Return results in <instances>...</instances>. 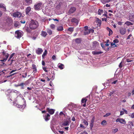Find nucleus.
<instances>
[{
    "label": "nucleus",
    "instance_id": "20",
    "mask_svg": "<svg viewBox=\"0 0 134 134\" xmlns=\"http://www.w3.org/2000/svg\"><path fill=\"white\" fill-rule=\"evenodd\" d=\"M107 30L109 32V36H110V35L112 34L113 33V31L110 29H109L108 27H107Z\"/></svg>",
    "mask_w": 134,
    "mask_h": 134
},
{
    "label": "nucleus",
    "instance_id": "35",
    "mask_svg": "<svg viewBox=\"0 0 134 134\" xmlns=\"http://www.w3.org/2000/svg\"><path fill=\"white\" fill-rule=\"evenodd\" d=\"M0 8H3L4 9V10L5 11L6 10L5 7L3 6V4H0Z\"/></svg>",
    "mask_w": 134,
    "mask_h": 134
},
{
    "label": "nucleus",
    "instance_id": "2",
    "mask_svg": "<svg viewBox=\"0 0 134 134\" xmlns=\"http://www.w3.org/2000/svg\"><path fill=\"white\" fill-rule=\"evenodd\" d=\"M23 102H24V105H19L17 104L16 103H13V105L15 106H16L17 108H21V110H23L25 107L26 103H25V100L24 98H23Z\"/></svg>",
    "mask_w": 134,
    "mask_h": 134
},
{
    "label": "nucleus",
    "instance_id": "3",
    "mask_svg": "<svg viewBox=\"0 0 134 134\" xmlns=\"http://www.w3.org/2000/svg\"><path fill=\"white\" fill-rule=\"evenodd\" d=\"M23 35V32L19 30L16 31L15 32V36L18 38H19L21 37Z\"/></svg>",
    "mask_w": 134,
    "mask_h": 134
},
{
    "label": "nucleus",
    "instance_id": "23",
    "mask_svg": "<svg viewBox=\"0 0 134 134\" xmlns=\"http://www.w3.org/2000/svg\"><path fill=\"white\" fill-rule=\"evenodd\" d=\"M102 52H97L96 51H93L92 52V53L94 55H97L101 54Z\"/></svg>",
    "mask_w": 134,
    "mask_h": 134
},
{
    "label": "nucleus",
    "instance_id": "22",
    "mask_svg": "<svg viewBox=\"0 0 134 134\" xmlns=\"http://www.w3.org/2000/svg\"><path fill=\"white\" fill-rule=\"evenodd\" d=\"M25 85V83H22L18 85V86H19L21 87L22 89H24V86Z\"/></svg>",
    "mask_w": 134,
    "mask_h": 134
},
{
    "label": "nucleus",
    "instance_id": "25",
    "mask_svg": "<svg viewBox=\"0 0 134 134\" xmlns=\"http://www.w3.org/2000/svg\"><path fill=\"white\" fill-rule=\"evenodd\" d=\"M63 29V27L62 26H58L57 28V30L58 31H62Z\"/></svg>",
    "mask_w": 134,
    "mask_h": 134
},
{
    "label": "nucleus",
    "instance_id": "29",
    "mask_svg": "<svg viewBox=\"0 0 134 134\" xmlns=\"http://www.w3.org/2000/svg\"><path fill=\"white\" fill-rule=\"evenodd\" d=\"M19 24V23L17 21H15L14 23V26L15 27H17Z\"/></svg>",
    "mask_w": 134,
    "mask_h": 134
},
{
    "label": "nucleus",
    "instance_id": "28",
    "mask_svg": "<svg viewBox=\"0 0 134 134\" xmlns=\"http://www.w3.org/2000/svg\"><path fill=\"white\" fill-rule=\"evenodd\" d=\"M71 21L72 22H74L76 23V24H77L78 23L77 20L75 18H73L71 20Z\"/></svg>",
    "mask_w": 134,
    "mask_h": 134
},
{
    "label": "nucleus",
    "instance_id": "44",
    "mask_svg": "<svg viewBox=\"0 0 134 134\" xmlns=\"http://www.w3.org/2000/svg\"><path fill=\"white\" fill-rule=\"evenodd\" d=\"M69 105L72 106L74 108H75L76 107V106L75 105L73 104V103H71Z\"/></svg>",
    "mask_w": 134,
    "mask_h": 134
},
{
    "label": "nucleus",
    "instance_id": "33",
    "mask_svg": "<svg viewBox=\"0 0 134 134\" xmlns=\"http://www.w3.org/2000/svg\"><path fill=\"white\" fill-rule=\"evenodd\" d=\"M47 54V51L46 50H45L43 53V54L42 55V57L43 58H44V57Z\"/></svg>",
    "mask_w": 134,
    "mask_h": 134
},
{
    "label": "nucleus",
    "instance_id": "61",
    "mask_svg": "<svg viewBox=\"0 0 134 134\" xmlns=\"http://www.w3.org/2000/svg\"><path fill=\"white\" fill-rule=\"evenodd\" d=\"M59 132L61 134H63L64 133V132L63 131H61L60 130L59 131Z\"/></svg>",
    "mask_w": 134,
    "mask_h": 134
},
{
    "label": "nucleus",
    "instance_id": "8",
    "mask_svg": "<svg viewBox=\"0 0 134 134\" xmlns=\"http://www.w3.org/2000/svg\"><path fill=\"white\" fill-rule=\"evenodd\" d=\"M116 122H119L122 124H124L126 123L125 120L120 118H118L116 120Z\"/></svg>",
    "mask_w": 134,
    "mask_h": 134
},
{
    "label": "nucleus",
    "instance_id": "11",
    "mask_svg": "<svg viewBox=\"0 0 134 134\" xmlns=\"http://www.w3.org/2000/svg\"><path fill=\"white\" fill-rule=\"evenodd\" d=\"M2 53L3 56V58H4L5 59H6V60H7V58L9 56V54L7 53L6 52H5L4 51H3V52Z\"/></svg>",
    "mask_w": 134,
    "mask_h": 134
},
{
    "label": "nucleus",
    "instance_id": "32",
    "mask_svg": "<svg viewBox=\"0 0 134 134\" xmlns=\"http://www.w3.org/2000/svg\"><path fill=\"white\" fill-rule=\"evenodd\" d=\"M103 12V10L102 9H99L98 11V14L99 15H101V14Z\"/></svg>",
    "mask_w": 134,
    "mask_h": 134
},
{
    "label": "nucleus",
    "instance_id": "56",
    "mask_svg": "<svg viewBox=\"0 0 134 134\" xmlns=\"http://www.w3.org/2000/svg\"><path fill=\"white\" fill-rule=\"evenodd\" d=\"M101 47L103 48H104L105 46L104 45V44L103 43H101Z\"/></svg>",
    "mask_w": 134,
    "mask_h": 134
},
{
    "label": "nucleus",
    "instance_id": "30",
    "mask_svg": "<svg viewBox=\"0 0 134 134\" xmlns=\"http://www.w3.org/2000/svg\"><path fill=\"white\" fill-rule=\"evenodd\" d=\"M98 45V43L97 42L95 41L93 42V47H95L96 46Z\"/></svg>",
    "mask_w": 134,
    "mask_h": 134
},
{
    "label": "nucleus",
    "instance_id": "16",
    "mask_svg": "<svg viewBox=\"0 0 134 134\" xmlns=\"http://www.w3.org/2000/svg\"><path fill=\"white\" fill-rule=\"evenodd\" d=\"M31 8L30 7H27L26 9V14H28L30 12Z\"/></svg>",
    "mask_w": 134,
    "mask_h": 134
},
{
    "label": "nucleus",
    "instance_id": "38",
    "mask_svg": "<svg viewBox=\"0 0 134 134\" xmlns=\"http://www.w3.org/2000/svg\"><path fill=\"white\" fill-rule=\"evenodd\" d=\"M55 25L53 24H52L50 25L51 28L53 29H54L55 28Z\"/></svg>",
    "mask_w": 134,
    "mask_h": 134
},
{
    "label": "nucleus",
    "instance_id": "21",
    "mask_svg": "<svg viewBox=\"0 0 134 134\" xmlns=\"http://www.w3.org/2000/svg\"><path fill=\"white\" fill-rule=\"evenodd\" d=\"M90 33V31L89 29L85 30L84 31V34L86 35Z\"/></svg>",
    "mask_w": 134,
    "mask_h": 134
},
{
    "label": "nucleus",
    "instance_id": "62",
    "mask_svg": "<svg viewBox=\"0 0 134 134\" xmlns=\"http://www.w3.org/2000/svg\"><path fill=\"white\" fill-rule=\"evenodd\" d=\"M71 120H72L75 121V118L74 117H72V119H71Z\"/></svg>",
    "mask_w": 134,
    "mask_h": 134
},
{
    "label": "nucleus",
    "instance_id": "63",
    "mask_svg": "<svg viewBox=\"0 0 134 134\" xmlns=\"http://www.w3.org/2000/svg\"><path fill=\"white\" fill-rule=\"evenodd\" d=\"M124 114V111H121L120 112V115H121Z\"/></svg>",
    "mask_w": 134,
    "mask_h": 134
},
{
    "label": "nucleus",
    "instance_id": "49",
    "mask_svg": "<svg viewBox=\"0 0 134 134\" xmlns=\"http://www.w3.org/2000/svg\"><path fill=\"white\" fill-rule=\"evenodd\" d=\"M14 53H13L10 56V57H9L10 59H11L13 57V56L14 55Z\"/></svg>",
    "mask_w": 134,
    "mask_h": 134
},
{
    "label": "nucleus",
    "instance_id": "9",
    "mask_svg": "<svg viewBox=\"0 0 134 134\" xmlns=\"http://www.w3.org/2000/svg\"><path fill=\"white\" fill-rule=\"evenodd\" d=\"M47 112H48L51 115L53 114L54 113V111L55 110L53 109H50L48 108H47Z\"/></svg>",
    "mask_w": 134,
    "mask_h": 134
},
{
    "label": "nucleus",
    "instance_id": "54",
    "mask_svg": "<svg viewBox=\"0 0 134 134\" xmlns=\"http://www.w3.org/2000/svg\"><path fill=\"white\" fill-rule=\"evenodd\" d=\"M26 31L28 32H31V31L30 29H29L28 28L26 29Z\"/></svg>",
    "mask_w": 134,
    "mask_h": 134
},
{
    "label": "nucleus",
    "instance_id": "48",
    "mask_svg": "<svg viewBox=\"0 0 134 134\" xmlns=\"http://www.w3.org/2000/svg\"><path fill=\"white\" fill-rule=\"evenodd\" d=\"M52 59L54 60H55L56 59V57L55 55H54L52 56Z\"/></svg>",
    "mask_w": 134,
    "mask_h": 134
},
{
    "label": "nucleus",
    "instance_id": "59",
    "mask_svg": "<svg viewBox=\"0 0 134 134\" xmlns=\"http://www.w3.org/2000/svg\"><path fill=\"white\" fill-rule=\"evenodd\" d=\"M117 80H116V81H114L113 82L111 83L112 84H115L117 82Z\"/></svg>",
    "mask_w": 134,
    "mask_h": 134
},
{
    "label": "nucleus",
    "instance_id": "47",
    "mask_svg": "<svg viewBox=\"0 0 134 134\" xmlns=\"http://www.w3.org/2000/svg\"><path fill=\"white\" fill-rule=\"evenodd\" d=\"M32 68L33 69H36V66L34 64H33L32 65Z\"/></svg>",
    "mask_w": 134,
    "mask_h": 134
},
{
    "label": "nucleus",
    "instance_id": "31",
    "mask_svg": "<svg viewBox=\"0 0 134 134\" xmlns=\"http://www.w3.org/2000/svg\"><path fill=\"white\" fill-rule=\"evenodd\" d=\"M47 32L49 35H51L52 34V31L48 29H47Z\"/></svg>",
    "mask_w": 134,
    "mask_h": 134
},
{
    "label": "nucleus",
    "instance_id": "15",
    "mask_svg": "<svg viewBox=\"0 0 134 134\" xmlns=\"http://www.w3.org/2000/svg\"><path fill=\"white\" fill-rule=\"evenodd\" d=\"M130 20L131 21H134V14H130L129 17Z\"/></svg>",
    "mask_w": 134,
    "mask_h": 134
},
{
    "label": "nucleus",
    "instance_id": "50",
    "mask_svg": "<svg viewBox=\"0 0 134 134\" xmlns=\"http://www.w3.org/2000/svg\"><path fill=\"white\" fill-rule=\"evenodd\" d=\"M80 134H87V132H86L85 131H84L81 133Z\"/></svg>",
    "mask_w": 134,
    "mask_h": 134
},
{
    "label": "nucleus",
    "instance_id": "52",
    "mask_svg": "<svg viewBox=\"0 0 134 134\" xmlns=\"http://www.w3.org/2000/svg\"><path fill=\"white\" fill-rule=\"evenodd\" d=\"M122 110H123V112H125V114H127V111L126 110L124 109H122Z\"/></svg>",
    "mask_w": 134,
    "mask_h": 134
},
{
    "label": "nucleus",
    "instance_id": "34",
    "mask_svg": "<svg viewBox=\"0 0 134 134\" xmlns=\"http://www.w3.org/2000/svg\"><path fill=\"white\" fill-rule=\"evenodd\" d=\"M83 122L84 124H85V125L86 126H88V123L87 122V121L85 119H83Z\"/></svg>",
    "mask_w": 134,
    "mask_h": 134
},
{
    "label": "nucleus",
    "instance_id": "60",
    "mask_svg": "<svg viewBox=\"0 0 134 134\" xmlns=\"http://www.w3.org/2000/svg\"><path fill=\"white\" fill-rule=\"evenodd\" d=\"M132 36V35L131 34H130V35H129L127 37V39H129L130 38V37L131 36Z\"/></svg>",
    "mask_w": 134,
    "mask_h": 134
},
{
    "label": "nucleus",
    "instance_id": "6",
    "mask_svg": "<svg viewBox=\"0 0 134 134\" xmlns=\"http://www.w3.org/2000/svg\"><path fill=\"white\" fill-rule=\"evenodd\" d=\"M95 119L94 116H93L92 120H91V121L90 122V129L91 130L92 129L93 126L94 122Z\"/></svg>",
    "mask_w": 134,
    "mask_h": 134
},
{
    "label": "nucleus",
    "instance_id": "14",
    "mask_svg": "<svg viewBox=\"0 0 134 134\" xmlns=\"http://www.w3.org/2000/svg\"><path fill=\"white\" fill-rule=\"evenodd\" d=\"M43 51L42 49L38 48L36 50V53L37 54H40L43 52Z\"/></svg>",
    "mask_w": 134,
    "mask_h": 134
},
{
    "label": "nucleus",
    "instance_id": "55",
    "mask_svg": "<svg viewBox=\"0 0 134 134\" xmlns=\"http://www.w3.org/2000/svg\"><path fill=\"white\" fill-rule=\"evenodd\" d=\"M118 131V129L117 128H116L114 130V133H116Z\"/></svg>",
    "mask_w": 134,
    "mask_h": 134
},
{
    "label": "nucleus",
    "instance_id": "26",
    "mask_svg": "<svg viewBox=\"0 0 134 134\" xmlns=\"http://www.w3.org/2000/svg\"><path fill=\"white\" fill-rule=\"evenodd\" d=\"M111 0H101L103 4H105L107 3H108Z\"/></svg>",
    "mask_w": 134,
    "mask_h": 134
},
{
    "label": "nucleus",
    "instance_id": "1",
    "mask_svg": "<svg viewBox=\"0 0 134 134\" xmlns=\"http://www.w3.org/2000/svg\"><path fill=\"white\" fill-rule=\"evenodd\" d=\"M39 26L38 21L33 20H31L30 22L29 26L31 29L34 30L36 29Z\"/></svg>",
    "mask_w": 134,
    "mask_h": 134
},
{
    "label": "nucleus",
    "instance_id": "41",
    "mask_svg": "<svg viewBox=\"0 0 134 134\" xmlns=\"http://www.w3.org/2000/svg\"><path fill=\"white\" fill-rule=\"evenodd\" d=\"M107 123L106 121L105 120H103L102 121L101 124L102 125H104L105 124H106Z\"/></svg>",
    "mask_w": 134,
    "mask_h": 134
},
{
    "label": "nucleus",
    "instance_id": "5",
    "mask_svg": "<svg viewBox=\"0 0 134 134\" xmlns=\"http://www.w3.org/2000/svg\"><path fill=\"white\" fill-rule=\"evenodd\" d=\"M32 2V0H23V3L24 5H29L31 4Z\"/></svg>",
    "mask_w": 134,
    "mask_h": 134
},
{
    "label": "nucleus",
    "instance_id": "53",
    "mask_svg": "<svg viewBox=\"0 0 134 134\" xmlns=\"http://www.w3.org/2000/svg\"><path fill=\"white\" fill-rule=\"evenodd\" d=\"M80 127H82L83 129H85V126H83L82 124H80Z\"/></svg>",
    "mask_w": 134,
    "mask_h": 134
},
{
    "label": "nucleus",
    "instance_id": "12",
    "mask_svg": "<svg viewBox=\"0 0 134 134\" xmlns=\"http://www.w3.org/2000/svg\"><path fill=\"white\" fill-rule=\"evenodd\" d=\"M76 9V8L74 7H71L68 12L69 14H71L73 13L75 11Z\"/></svg>",
    "mask_w": 134,
    "mask_h": 134
},
{
    "label": "nucleus",
    "instance_id": "27",
    "mask_svg": "<svg viewBox=\"0 0 134 134\" xmlns=\"http://www.w3.org/2000/svg\"><path fill=\"white\" fill-rule=\"evenodd\" d=\"M81 40L80 38H77L75 40V42L77 44H80L81 43Z\"/></svg>",
    "mask_w": 134,
    "mask_h": 134
},
{
    "label": "nucleus",
    "instance_id": "13",
    "mask_svg": "<svg viewBox=\"0 0 134 134\" xmlns=\"http://www.w3.org/2000/svg\"><path fill=\"white\" fill-rule=\"evenodd\" d=\"M87 100V99L86 98H83L81 100V102L82 103H84V104L83 105V107H85L86 105V102Z\"/></svg>",
    "mask_w": 134,
    "mask_h": 134
},
{
    "label": "nucleus",
    "instance_id": "36",
    "mask_svg": "<svg viewBox=\"0 0 134 134\" xmlns=\"http://www.w3.org/2000/svg\"><path fill=\"white\" fill-rule=\"evenodd\" d=\"M128 125L130 126V127H131L132 126H133V122L131 121H129L128 122Z\"/></svg>",
    "mask_w": 134,
    "mask_h": 134
},
{
    "label": "nucleus",
    "instance_id": "58",
    "mask_svg": "<svg viewBox=\"0 0 134 134\" xmlns=\"http://www.w3.org/2000/svg\"><path fill=\"white\" fill-rule=\"evenodd\" d=\"M17 71V70L16 69H15L14 70H12V71H11L10 72V74H11L13 72L15 71Z\"/></svg>",
    "mask_w": 134,
    "mask_h": 134
},
{
    "label": "nucleus",
    "instance_id": "19",
    "mask_svg": "<svg viewBox=\"0 0 134 134\" xmlns=\"http://www.w3.org/2000/svg\"><path fill=\"white\" fill-rule=\"evenodd\" d=\"M58 67L60 69H62L64 68V66L63 64L61 63H59L58 65Z\"/></svg>",
    "mask_w": 134,
    "mask_h": 134
},
{
    "label": "nucleus",
    "instance_id": "57",
    "mask_svg": "<svg viewBox=\"0 0 134 134\" xmlns=\"http://www.w3.org/2000/svg\"><path fill=\"white\" fill-rule=\"evenodd\" d=\"M43 70L45 72H47L48 71L47 70H46V68L43 67Z\"/></svg>",
    "mask_w": 134,
    "mask_h": 134
},
{
    "label": "nucleus",
    "instance_id": "37",
    "mask_svg": "<svg viewBox=\"0 0 134 134\" xmlns=\"http://www.w3.org/2000/svg\"><path fill=\"white\" fill-rule=\"evenodd\" d=\"M125 24H126L128 25H132L133 24L132 23H131V22L129 21H126L125 22Z\"/></svg>",
    "mask_w": 134,
    "mask_h": 134
},
{
    "label": "nucleus",
    "instance_id": "40",
    "mask_svg": "<svg viewBox=\"0 0 134 134\" xmlns=\"http://www.w3.org/2000/svg\"><path fill=\"white\" fill-rule=\"evenodd\" d=\"M110 114H111L110 113H106V114H105V115H104V116H103V117H107L109 115H110Z\"/></svg>",
    "mask_w": 134,
    "mask_h": 134
},
{
    "label": "nucleus",
    "instance_id": "18",
    "mask_svg": "<svg viewBox=\"0 0 134 134\" xmlns=\"http://www.w3.org/2000/svg\"><path fill=\"white\" fill-rule=\"evenodd\" d=\"M62 125L63 126H66L69 125V123L68 121H64V122L62 124Z\"/></svg>",
    "mask_w": 134,
    "mask_h": 134
},
{
    "label": "nucleus",
    "instance_id": "4",
    "mask_svg": "<svg viewBox=\"0 0 134 134\" xmlns=\"http://www.w3.org/2000/svg\"><path fill=\"white\" fill-rule=\"evenodd\" d=\"M42 3L39 2L35 4L34 6V8L36 10H39L40 9Z\"/></svg>",
    "mask_w": 134,
    "mask_h": 134
},
{
    "label": "nucleus",
    "instance_id": "39",
    "mask_svg": "<svg viewBox=\"0 0 134 134\" xmlns=\"http://www.w3.org/2000/svg\"><path fill=\"white\" fill-rule=\"evenodd\" d=\"M73 27H70L68 29V30L71 32H72L73 31Z\"/></svg>",
    "mask_w": 134,
    "mask_h": 134
},
{
    "label": "nucleus",
    "instance_id": "10",
    "mask_svg": "<svg viewBox=\"0 0 134 134\" xmlns=\"http://www.w3.org/2000/svg\"><path fill=\"white\" fill-rule=\"evenodd\" d=\"M126 31V29L124 28L121 27L120 29V33L122 35H124Z\"/></svg>",
    "mask_w": 134,
    "mask_h": 134
},
{
    "label": "nucleus",
    "instance_id": "51",
    "mask_svg": "<svg viewBox=\"0 0 134 134\" xmlns=\"http://www.w3.org/2000/svg\"><path fill=\"white\" fill-rule=\"evenodd\" d=\"M122 62H121L120 64L119 65V67L121 68L122 67Z\"/></svg>",
    "mask_w": 134,
    "mask_h": 134
},
{
    "label": "nucleus",
    "instance_id": "43",
    "mask_svg": "<svg viewBox=\"0 0 134 134\" xmlns=\"http://www.w3.org/2000/svg\"><path fill=\"white\" fill-rule=\"evenodd\" d=\"M113 42L115 43H118L119 42V41L117 39H115L113 40Z\"/></svg>",
    "mask_w": 134,
    "mask_h": 134
},
{
    "label": "nucleus",
    "instance_id": "45",
    "mask_svg": "<svg viewBox=\"0 0 134 134\" xmlns=\"http://www.w3.org/2000/svg\"><path fill=\"white\" fill-rule=\"evenodd\" d=\"M2 58L3 59H1L0 60V61L1 62H5L6 61V59H5L4 58Z\"/></svg>",
    "mask_w": 134,
    "mask_h": 134
},
{
    "label": "nucleus",
    "instance_id": "7",
    "mask_svg": "<svg viewBox=\"0 0 134 134\" xmlns=\"http://www.w3.org/2000/svg\"><path fill=\"white\" fill-rule=\"evenodd\" d=\"M22 14L19 12H17L14 13L13 14V16L15 17H17L18 18H20Z\"/></svg>",
    "mask_w": 134,
    "mask_h": 134
},
{
    "label": "nucleus",
    "instance_id": "46",
    "mask_svg": "<svg viewBox=\"0 0 134 134\" xmlns=\"http://www.w3.org/2000/svg\"><path fill=\"white\" fill-rule=\"evenodd\" d=\"M130 116H131V118H134V113H132V114H131V115H129Z\"/></svg>",
    "mask_w": 134,
    "mask_h": 134
},
{
    "label": "nucleus",
    "instance_id": "24",
    "mask_svg": "<svg viewBox=\"0 0 134 134\" xmlns=\"http://www.w3.org/2000/svg\"><path fill=\"white\" fill-rule=\"evenodd\" d=\"M47 35V34L46 32L44 31H42V32L41 35L43 37H45Z\"/></svg>",
    "mask_w": 134,
    "mask_h": 134
},
{
    "label": "nucleus",
    "instance_id": "17",
    "mask_svg": "<svg viewBox=\"0 0 134 134\" xmlns=\"http://www.w3.org/2000/svg\"><path fill=\"white\" fill-rule=\"evenodd\" d=\"M50 115L49 114L47 113V115H44V119L46 121H48L49 119Z\"/></svg>",
    "mask_w": 134,
    "mask_h": 134
},
{
    "label": "nucleus",
    "instance_id": "42",
    "mask_svg": "<svg viewBox=\"0 0 134 134\" xmlns=\"http://www.w3.org/2000/svg\"><path fill=\"white\" fill-rule=\"evenodd\" d=\"M111 46L113 47H116V45H115V43H113V42H112L111 43Z\"/></svg>",
    "mask_w": 134,
    "mask_h": 134
},
{
    "label": "nucleus",
    "instance_id": "64",
    "mask_svg": "<svg viewBox=\"0 0 134 134\" xmlns=\"http://www.w3.org/2000/svg\"><path fill=\"white\" fill-rule=\"evenodd\" d=\"M118 24L119 25H121L122 24V23L121 22L119 21L118 22Z\"/></svg>",
    "mask_w": 134,
    "mask_h": 134
}]
</instances>
